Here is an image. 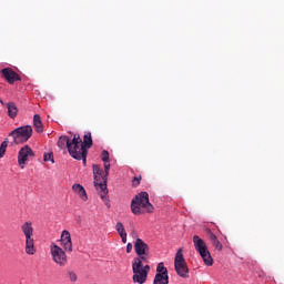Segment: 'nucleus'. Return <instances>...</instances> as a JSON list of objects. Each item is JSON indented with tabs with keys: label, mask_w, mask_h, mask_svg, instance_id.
<instances>
[{
	"label": "nucleus",
	"mask_w": 284,
	"mask_h": 284,
	"mask_svg": "<svg viewBox=\"0 0 284 284\" xmlns=\"http://www.w3.org/2000/svg\"><path fill=\"white\" fill-rule=\"evenodd\" d=\"M93 176L95 190H98L106 207H110V201L108 200V178H105V173L99 164H93Z\"/></svg>",
	"instance_id": "f257e3e1"
},
{
	"label": "nucleus",
	"mask_w": 284,
	"mask_h": 284,
	"mask_svg": "<svg viewBox=\"0 0 284 284\" xmlns=\"http://www.w3.org/2000/svg\"><path fill=\"white\" fill-rule=\"evenodd\" d=\"M145 210L149 214L154 212V205L150 203V194L148 192H140L134 199L131 201V212L139 216L143 214L142 210Z\"/></svg>",
	"instance_id": "f03ea898"
},
{
	"label": "nucleus",
	"mask_w": 284,
	"mask_h": 284,
	"mask_svg": "<svg viewBox=\"0 0 284 284\" xmlns=\"http://www.w3.org/2000/svg\"><path fill=\"white\" fill-rule=\"evenodd\" d=\"M79 143H81V135L79 134H74L72 140L68 138V135H62L58 140V148H60V150H63L64 148H67L70 156L77 160L79 159L77 154V149L79 148Z\"/></svg>",
	"instance_id": "7ed1b4c3"
},
{
	"label": "nucleus",
	"mask_w": 284,
	"mask_h": 284,
	"mask_svg": "<svg viewBox=\"0 0 284 284\" xmlns=\"http://www.w3.org/2000/svg\"><path fill=\"white\" fill-rule=\"evenodd\" d=\"M21 231L24 234L26 247L24 252L29 256H34L37 254V248L34 247V227H32V222H26L21 225Z\"/></svg>",
	"instance_id": "20e7f679"
},
{
	"label": "nucleus",
	"mask_w": 284,
	"mask_h": 284,
	"mask_svg": "<svg viewBox=\"0 0 284 284\" xmlns=\"http://www.w3.org/2000/svg\"><path fill=\"white\" fill-rule=\"evenodd\" d=\"M92 133L87 132L83 135V140L80 138V142L78 143V148L75 149V152L78 154V158H75V161H83V165H85L88 161V150L92 148Z\"/></svg>",
	"instance_id": "39448f33"
},
{
	"label": "nucleus",
	"mask_w": 284,
	"mask_h": 284,
	"mask_svg": "<svg viewBox=\"0 0 284 284\" xmlns=\"http://www.w3.org/2000/svg\"><path fill=\"white\" fill-rule=\"evenodd\" d=\"M9 136H12L13 143H16L17 145H19L20 143H27V141H30V138L32 136V126H19L16 130L11 131L9 133Z\"/></svg>",
	"instance_id": "423d86ee"
},
{
	"label": "nucleus",
	"mask_w": 284,
	"mask_h": 284,
	"mask_svg": "<svg viewBox=\"0 0 284 284\" xmlns=\"http://www.w3.org/2000/svg\"><path fill=\"white\" fill-rule=\"evenodd\" d=\"M174 267L178 276H181V278L190 277V268H187V262H185L183 256V248H180L175 254Z\"/></svg>",
	"instance_id": "0eeeda50"
},
{
	"label": "nucleus",
	"mask_w": 284,
	"mask_h": 284,
	"mask_svg": "<svg viewBox=\"0 0 284 284\" xmlns=\"http://www.w3.org/2000/svg\"><path fill=\"white\" fill-rule=\"evenodd\" d=\"M51 256L52 260L59 265L60 267H65L68 265V255L65 251L61 248V246L57 244L51 245Z\"/></svg>",
	"instance_id": "6e6552de"
},
{
	"label": "nucleus",
	"mask_w": 284,
	"mask_h": 284,
	"mask_svg": "<svg viewBox=\"0 0 284 284\" xmlns=\"http://www.w3.org/2000/svg\"><path fill=\"white\" fill-rule=\"evenodd\" d=\"M32 159H34V151L29 145H24L18 153V165L23 170L28 165V161H32Z\"/></svg>",
	"instance_id": "1a4fd4ad"
},
{
	"label": "nucleus",
	"mask_w": 284,
	"mask_h": 284,
	"mask_svg": "<svg viewBox=\"0 0 284 284\" xmlns=\"http://www.w3.org/2000/svg\"><path fill=\"white\" fill-rule=\"evenodd\" d=\"M132 281L138 284H145L148 281V272L141 270V262H135L132 264Z\"/></svg>",
	"instance_id": "9d476101"
},
{
	"label": "nucleus",
	"mask_w": 284,
	"mask_h": 284,
	"mask_svg": "<svg viewBox=\"0 0 284 284\" xmlns=\"http://www.w3.org/2000/svg\"><path fill=\"white\" fill-rule=\"evenodd\" d=\"M1 73L10 85H12L16 81H21V75H19V73L11 68L2 69Z\"/></svg>",
	"instance_id": "9b49d317"
},
{
	"label": "nucleus",
	"mask_w": 284,
	"mask_h": 284,
	"mask_svg": "<svg viewBox=\"0 0 284 284\" xmlns=\"http://www.w3.org/2000/svg\"><path fill=\"white\" fill-rule=\"evenodd\" d=\"M134 250L138 256H143V254H150V246L141 239H136L134 243Z\"/></svg>",
	"instance_id": "f8f14e48"
},
{
	"label": "nucleus",
	"mask_w": 284,
	"mask_h": 284,
	"mask_svg": "<svg viewBox=\"0 0 284 284\" xmlns=\"http://www.w3.org/2000/svg\"><path fill=\"white\" fill-rule=\"evenodd\" d=\"M60 243L64 252H72V236L68 231L62 232Z\"/></svg>",
	"instance_id": "ddd939ff"
},
{
	"label": "nucleus",
	"mask_w": 284,
	"mask_h": 284,
	"mask_svg": "<svg viewBox=\"0 0 284 284\" xmlns=\"http://www.w3.org/2000/svg\"><path fill=\"white\" fill-rule=\"evenodd\" d=\"M193 245L194 250L199 253L206 252L207 250V243L203 239H201L199 235L193 236Z\"/></svg>",
	"instance_id": "4468645a"
},
{
	"label": "nucleus",
	"mask_w": 284,
	"mask_h": 284,
	"mask_svg": "<svg viewBox=\"0 0 284 284\" xmlns=\"http://www.w3.org/2000/svg\"><path fill=\"white\" fill-rule=\"evenodd\" d=\"M206 232L209 234V239L214 250H216L217 252H221L223 250V244L221 243V241H219V237H216V234H214L210 229H207Z\"/></svg>",
	"instance_id": "2eb2a0df"
},
{
	"label": "nucleus",
	"mask_w": 284,
	"mask_h": 284,
	"mask_svg": "<svg viewBox=\"0 0 284 284\" xmlns=\"http://www.w3.org/2000/svg\"><path fill=\"white\" fill-rule=\"evenodd\" d=\"M72 190L82 201H88V192H85V187L81 184H73Z\"/></svg>",
	"instance_id": "dca6fc26"
},
{
	"label": "nucleus",
	"mask_w": 284,
	"mask_h": 284,
	"mask_svg": "<svg viewBox=\"0 0 284 284\" xmlns=\"http://www.w3.org/2000/svg\"><path fill=\"white\" fill-rule=\"evenodd\" d=\"M203 263L207 266V267H212V265H214V258H212V254L210 253V250L206 251H202L199 253Z\"/></svg>",
	"instance_id": "f3484780"
},
{
	"label": "nucleus",
	"mask_w": 284,
	"mask_h": 284,
	"mask_svg": "<svg viewBox=\"0 0 284 284\" xmlns=\"http://www.w3.org/2000/svg\"><path fill=\"white\" fill-rule=\"evenodd\" d=\"M6 108L8 109V116L10 119H17V114H19V109L17 108V104L14 102H8L6 104Z\"/></svg>",
	"instance_id": "a211bd4d"
},
{
	"label": "nucleus",
	"mask_w": 284,
	"mask_h": 284,
	"mask_svg": "<svg viewBox=\"0 0 284 284\" xmlns=\"http://www.w3.org/2000/svg\"><path fill=\"white\" fill-rule=\"evenodd\" d=\"M153 284H170V275L155 274Z\"/></svg>",
	"instance_id": "6ab92c4d"
},
{
	"label": "nucleus",
	"mask_w": 284,
	"mask_h": 284,
	"mask_svg": "<svg viewBox=\"0 0 284 284\" xmlns=\"http://www.w3.org/2000/svg\"><path fill=\"white\" fill-rule=\"evenodd\" d=\"M33 125L36 128V132H43V122H41V115H33Z\"/></svg>",
	"instance_id": "aec40b11"
},
{
	"label": "nucleus",
	"mask_w": 284,
	"mask_h": 284,
	"mask_svg": "<svg viewBox=\"0 0 284 284\" xmlns=\"http://www.w3.org/2000/svg\"><path fill=\"white\" fill-rule=\"evenodd\" d=\"M150 258V254H142V255H138V257H134L133 261H132V265H134L135 263H139L140 262V267L141 265H143V262L144 263H148V260Z\"/></svg>",
	"instance_id": "412c9836"
},
{
	"label": "nucleus",
	"mask_w": 284,
	"mask_h": 284,
	"mask_svg": "<svg viewBox=\"0 0 284 284\" xmlns=\"http://www.w3.org/2000/svg\"><path fill=\"white\" fill-rule=\"evenodd\" d=\"M156 274H160L161 276H168V267H165V264L163 262H160L158 264Z\"/></svg>",
	"instance_id": "4be33fe9"
},
{
	"label": "nucleus",
	"mask_w": 284,
	"mask_h": 284,
	"mask_svg": "<svg viewBox=\"0 0 284 284\" xmlns=\"http://www.w3.org/2000/svg\"><path fill=\"white\" fill-rule=\"evenodd\" d=\"M115 230H116L119 236H124V235L128 234V233L125 232V226H123V223H121V222H118V223H116Z\"/></svg>",
	"instance_id": "5701e85b"
},
{
	"label": "nucleus",
	"mask_w": 284,
	"mask_h": 284,
	"mask_svg": "<svg viewBox=\"0 0 284 284\" xmlns=\"http://www.w3.org/2000/svg\"><path fill=\"white\" fill-rule=\"evenodd\" d=\"M8 139H4V141L1 143L0 145V159H3V156L6 155V150H8Z\"/></svg>",
	"instance_id": "b1692460"
},
{
	"label": "nucleus",
	"mask_w": 284,
	"mask_h": 284,
	"mask_svg": "<svg viewBox=\"0 0 284 284\" xmlns=\"http://www.w3.org/2000/svg\"><path fill=\"white\" fill-rule=\"evenodd\" d=\"M43 161H45V162L51 161V163H54V155H53V153L52 152L44 153Z\"/></svg>",
	"instance_id": "393cba45"
},
{
	"label": "nucleus",
	"mask_w": 284,
	"mask_h": 284,
	"mask_svg": "<svg viewBox=\"0 0 284 284\" xmlns=\"http://www.w3.org/2000/svg\"><path fill=\"white\" fill-rule=\"evenodd\" d=\"M139 185H141V176H135V178H133V180H132V186L133 187H139Z\"/></svg>",
	"instance_id": "a878e982"
},
{
	"label": "nucleus",
	"mask_w": 284,
	"mask_h": 284,
	"mask_svg": "<svg viewBox=\"0 0 284 284\" xmlns=\"http://www.w3.org/2000/svg\"><path fill=\"white\" fill-rule=\"evenodd\" d=\"M102 161L108 163L110 161V153L108 151H102Z\"/></svg>",
	"instance_id": "bb28decb"
},
{
	"label": "nucleus",
	"mask_w": 284,
	"mask_h": 284,
	"mask_svg": "<svg viewBox=\"0 0 284 284\" xmlns=\"http://www.w3.org/2000/svg\"><path fill=\"white\" fill-rule=\"evenodd\" d=\"M110 174V162H104V176L108 179Z\"/></svg>",
	"instance_id": "cd10ccee"
},
{
	"label": "nucleus",
	"mask_w": 284,
	"mask_h": 284,
	"mask_svg": "<svg viewBox=\"0 0 284 284\" xmlns=\"http://www.w3.org/2000/svg\"><path fill=\"white\" fill-rule=\"evenodd\" d=\"M69 278H70L71 283H77V278H78L77 273L70 271L69 272Z\"/></svg>",
	"instance_id": "c85d7f7f"
},
{
	"label": "nucleus",
	"mask_w": 284,
	"mask_h": 284,
	"mask_svg": "<svg viewBox=\"0 0 284 284\" xmlns=\"http://www.w3.org/2000/svg\"><path fill=\"white\" fill-rule=\"evenodd\" d=\"M141 270L146 272V275L150 274V265H144L143 266V264H141Z\"/></svg>",
	"instance_id": "c756f323"
},
{
	"label": "nucleus",
	"mask_w": 284,
	"mask_h": 284,
	"mask_svg": "<svg viewBox=\"0 0 284 284\" xmlns=\"http://www.w3.org/2000/svg\"><path fill=\"white\" fill-rule=\"evenodd\" d=\"M132 243H128L126 245V253L130 254V252H132Z\"/></svg>",
	"instance_id": "7c9ffc66"
},
{
	"label": "nucleus",
	"mask_w": 284,
	"mask_h": 284,
	"mask_svg": "<svg viewBox=\"0 0 284 284\" xmlns=\"http://www.w3.org/2000/svg\"><path fill=\"white\" fill-rule=\"evenodd\" d=\"M122 240V243H128V233L125 235L120 236Z\"/></svg>",
	"instance_id": "2f4dec72"
},
{
	"label": "nucleus",
	"mask_w": 284,
	"mask_h": 284,
	"mask_svg": "<svg viewBox=\"0 0 284 284\" xmlns=\"http://www.w3.org/2000/svg\"><path fill=\"white\" fill-rule=\"evenodd\" d=\"M0 103H1V105H6V102H3L2 99H0Z\"/></svg>",
	"instance_id": "473e14b6"
}]
</instances>
